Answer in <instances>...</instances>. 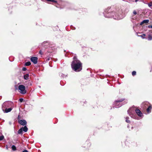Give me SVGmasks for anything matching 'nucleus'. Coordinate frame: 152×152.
I'll use <instances>...</instances> for the list:
<instances>
[{"label":"nucleus","mask_w":152,"mask_h":152,"mask_svg":"<svg viewBox=\"0 0 152 152\" xmlns=\"http://www.w3.org/2000/svg\"><path fill=\"white\" fill-rule=\"evenodd\" d=\"M104 14L105 17L107 18H113L114 19L117 20H119L121 18L119 16L118 13L110 11L108 12L107 10L105 11Z\"/></svg>","instance_id":"nucleus-2"},{"label":"nucleus","mask_w":152,"mask_h":152,"mask_svg":"<svg viewBox=\"0 0 152 152\" xmlns=\"http://www.w3.org/2000/svg\"><path fill=\"white\" fill-rule=\"evenodd\" d=\"M31 60L34 64H36L37 63L38 58L36 57H32L31 58Z\"/></svg>","instance_id":"nucleus-8"},{"label":"nucleus","mask_w":152,"mask_h":152,"mask_svg":"<svg viewBox=\"0 0 152 152\" xmlns=\"http://www.w3.org/2000/svg\"><path fill=\"white\" fill-rule=\"evenodd\" d=\"M26 69L25 67H23L22 69V70L23 71H26Z\"/></svg>","instance_id":"nucleus-25"},{"label":"nucleus","mask_w":152,"mask_h":152,"mask_svg":"<svg viewBox=\"0 0 152 152\" xmlns=\"http://www.w3.org/2000/svg\"><path fill=\"white\" fill-rule=\"evenodd\" d=\"M19 123L23 126H24L26 124L27 122L26 120H23L19 121Z\"/></svg>","instance_id":"nucleus-9"},{"label":"nucleus","mask_w":152,"mask_h":152,"mask_svg":"<svg viewBox=\"0 0 152 152\" xmlns=\"http://www.w3.org/2000/svg\"><path fill=\"white\" fill-rule=\"evenodd\" d=\"M132 75L133 76H134V75H136V72L135 71H134L132 72Z\"/></svg>","instance_id":"nucleus-23"},{"label":"nucleus","mask_w":152,"mask_h":152,"mask_svg":"<svg viewBox=\"0 0 152 152\" xmlns=\"http://www.w3.org/2000/svg\"><path fill=\"white\" fill-rule=\"evenodd\" d=\"M148 6L149 7H152V2L148 4Z\"/></svg>","instance_id":"nucleus-22"},{"label":"nucleus","mask_w":152,"mask_h":152,"mask_svg":"<svg viewBox=\"0 0 152 152\" xmlns=\"http://www.w3.org/2000/svg\"><path fill=\"white\" fill-rule=\"evenodd\" d=\"M151 106H149L148 108L147 109V111L148 113L150 112V111L151 109Z\"/></svg>","instance_id":"nucleus-14"},{"label":"nucleus","mask_w":152,"mask_h":152,"mask_svg":"<svg viewBox=\"0 0 152 152\" xmlns=\"http://www.w3.org/2000/svg\"><path fill=\"white\" fill-rule=\"evenodd\" d=\"M133 13L135 15L137 14V12L135 10L133 11Z\"/></svg>","instance_id":"nucleus-26"},{"label":"nucleus","mask_w":152,"mask_h":152,"mask_svg":"<svg viewBox=\"0 0 152 152\" xmlns=\"http://www.w3.org/2000/svg\"><path fill=\"white\" fill-rule=\"evenodd\" d=\"M21 128L22 129L23 131L25 132H26L28 131V129L26 126H25L24 127H22Z\"/></svg>","instance_id":"nucleus-12"},{"label":"nucleus","mask_w":152,"mask_h":152,"mask_svg":"<svg viewBox=\"0 0 152 152\" xmlns=\"http://www.w3.org/2000/svg\"><path fill=\"white\" fill-rule=\"evenodd\" d=\"M145 36H146V35H145V34H143L142 35H140V36H140V37H141L143 39H144L145 38Z\"/></svg>","instance_id":"nucleus-19"},{"label":"nucleus","mask_w":152,"mask_h":152,"mask_svg":"<svg viewBox=\"0 0 152 152\" xmlns=\"http://www.w3.org/2000/svg\"><path fill=\"white\" fill-rule=\"evenodd\" d=\"M12 148L13 151H15L16 150V148L15 146L14 145H13L12 147Z\"/></svg>","instance_id":"nucleus-20"},{"label":"nucleus","mask_w":152,"mask_h":152,"mask_svg":"<svg viewBox=\"0 0 152 152\" xmlns=\"http://www.w3.org/2000/svg\"><path fill=\"white\" fill-rule=\"evenodd\" d=\"M18 89L20 91V93L22 94H25L26 93L25 90V87L23 85H19L18 86Z\"/></svg>","instance_id":"nucleus-6"},{"label":"nucleus","mask_w":152,"mask_h":152,"mask_svg":"<svg viewBox=\"0 0 152 152\" xmlns=\"http://www.w3.org/2000/svg\"><path fill=\"white\" fill-rule=\"evenodd\" d=\"M135 111L137 115L139 117L142 118L143 117V114L141 111L139 109H136Z\"/></svg>","instance_id":"nucleus-7"},{"label":"nucleus","mask_w":152,"mask_h":152,"mask_svg":"<svg viewBox=\"0 0 152 152\" xmlns=\"http://www.w3.org/2000/svg\"><path fill=\"white\" fill-rule=\"evenodd\" d=\"M124 100L123 99L120 100H117L114 102L113 104L114 107L115 108H118L121 107L122 104L121 103Z\"/></svg>","instance_id":"nucleus-4"},{"label":"nucleus","mask_w":152,"mask_h":152,"mask_svg":"<svg viewBox=\"0 0 152 152\" xmlns=\"http://www.w3.org/2000/svg\"><path fill=\"white\" fill-rule=\"evenodd\" d=\"M129 118L128 117H126L125 118L126 119V121L128 123H130V121L128 119H129Z\"/></svg>","instance_id":"nucleus-16"},{"label":"nucleus","mask_w":152,"mask_h":152,"mask_svg":"<svg viewBox=\"0 0 152 152\" xmlns=\"http://www.w3.org/2000/svg\"><path fill=\"white\" fill-rule=\"evenodd\" d=\"M23 152H28V151L27 150H25L23 151Z\"/></svg>","instance_id":"nucleus-28"},{"label":"nucleus","mask_w":152,"mask_h":152,"mask_svg":"<svg viewBox=\"0 0 152 152\" xmlns=\"http://www.w3.org/2000/svg\"><path fill=\"white\" fill-rule=\"evenodd\" d=\"M134 110L133 108H131L128 110V113L131 117L135 118V115H134Z\"/></svg>","instance_id":"nucleus-5"},{"label":"nucleus","mask_w":152,"mask_h":152,"mask_svg":"<svg viewBox=\"0 0 152 152\" xmlns=\"http://www.w3.org/2000/svg\"><path fill=\"white\" fill-rule=\"evenodd\" d=\"M23 129L22 128H20L19 130L18 131V133L20 134H22Z\"/></svg>","instance_id":"nucleus-15"},{"label":"nucleus","mask_w":152,"mask_h":152,"mask_svg":"<svg viewBox=\"0 0 152 152\" xmlns=\"http://www.w3.org/2000/svg\"><path fill=\"white\" fill-rule=\"evenodd\" d=\"M148 28H152V26H150V25L148 26Z\"/></svg>","instance_id":"nucleus-27"},{"label":"nucleus","mask_w":152,"mask_h":152,"mask_svg":"<svg viewBox=\"0 0 152 152\" xmlns=\"http://www.w3.org/2000/svg\"><path fill=\"white\" fill-rule=\"evenodd\" d=\"M29 75L28 74H26L24 76V79L25 80H27L28 79Z\"/></svg>","instance_id":"nucleus-13"},{"label":"nucleus","mask_w":152,"mask_h":152,"mask_svg":"<svg viewBox=\"0 0 152 152\" xmlns=\"http://www.w3.org/2000/svg\"><path fill=\"white\" fill-rule=\"evenodd\" d=\"M71 67L74 71L79 72L82 69V64L77 59L76 56H74L73 60L71 64Z\"/></svg>","instance_id":"nucleus-1"},{"label":"nucleus","mask_w":152,"mask_h":152,"mask_svg":"<svg viewBox=\"0 0 152 152\" xmlns=\"http://www.w3.org/2000/svg\"><path fill=\"white\" fill-rule=\"evenodd\" d=\"M149 20H143L140 23V25H143L144 23H148Z\"/></svg>","instance_id":"nucleus-11"},{"label":"nucleus","mask_w":152,"mask_h":152,"mask_svg":"<svg viewBox=\"0 0 152 152\" xmlns=\"http://www.w3.org/2000/svg\"><path fill=\"white\" fill-rule=\"evenodd\" d=\"M127 127H129V126H128Z\"/></svg>","instance_id":"nucleus-30"},{"label":"nucleus","mask_w":152,"mask_h":152,"mask_svg":"<svg viewBox=\"0 0 152 152\" xmlns=\"http://www.w3.org/2000/svg\"><path fill=\"white\" fill-rule=\"evenodd\" d=\"M12 102H6L2 105V109L3 111H4L5 109L7 108L12 106Z\"/></svg>","instance_id":"nucleus-3"},{"label":"nucleus","mask_w":152,"mask_h":152,"mask_svg":"<svg viewBox=\"0 0 152 152\" xmlns=\"http://www.w3.org/2000/svg\"><path fill=\"white\" fill-rule=\"evenodd\" d=\"M31 64V63L30 62H27L25 63V65L26 66H29Z\"/></svg>","instance_id":"nucleus-18"},{"label":"nucleus","mask_w":152,"mask_h":152,"mask_svg":"<svg viewBox=\"0 0 152 152\" xmlns=\"http://www.w3.org/2000/svg\"><path fill=\"white\" fill-rule=\"evenodd\" d=\"M138 1V0H135V1L137 2Z\"/></svg>","instance_id":"nucleus-29"},{"label":"nucleus","mask_w":152,"mask_h":152,"mask_svg":"<svg viewBox=\"0 0 152 152\" xmlns=\"http://www.w3.org/2000/svg\"><path fill=\"white\" fill-rule=\"evenodd\" d=\"M4 138V136L3 135H2L0 136V141L2 140Z\"/></svg>","instance_id":"nucleus-21"},{"label":"nucleus","mask_w":152,"mask_h":152,"mask_svg":"<svg viewBox=\"0 0 152 152\" xmlns=\"http://www.w3.org/2000/svg\"><path fill=\"white\" fill-rule=\"evenodd\" d=\"M19 100L20 102H22L23 101V98H20Z\"/></svg>","instance_id":"nucleus-24"},{"label":"nucleus","mask_w":152,"mask_h":152,"mask_svg":"<svg viewBox=\"0 0 152 152\" xmlns=\"http://www.w3.org/2000/svg\"><path fill=\"white\" fill-rule=\"evenodd\" d=\"M148 40H152V36L151 35H148Z\"/></svg>","instance_id":"nucleus-17"},{"label":"nucleus","mask_w":152,"mask_h":152,"mask_svg":"<svg viewBox=\"0 0 152 152\" xmlns=\"http://www.w3.org/2000/svg\"><path fill=\"white\" fill-rule=\"evenodd\" d=\"M13 108V107L12 106H11L9 108H7L6 109H5L4 110V112L6 113H8L10 111H11Z\"/></svg>","instance_id":"nucleus-10"}]
</instances>
